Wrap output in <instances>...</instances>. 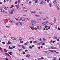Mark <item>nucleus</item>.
<instances>
[{"label":"nucleus","mask_w":60,"mask_h":60,"mask_svg":"<svg viewBox=\"0 0 60 60\" xmlns=\"http://www.w3.org/2000/svg\"><path fill=\"white\" fill-rule=\"evenodd\" d=\"M40 4H45V3L43 2V1H41L40 2Z\"/></svg>","instance_id":"obj_1"},{"label":"nucleus","mask_w":60,"mask_h":60,"mask_svg":"<svg viewBox=\"0 0 60 60\" xmlns=\"http://www.w3.org/2000/svg\"><path fill=\"white\" fill-rule=\"evenodd\" d=\"M50 26H52L53 25H54V23H52V22H50Z\"/></svg>","instance_id":"obj_2"},{"label":"nucleus","mask_w":60,"mask_h":60,"mask_svg":"<svg viewBox=\"0 0 60 60\" xmlns=\"http://www.w3.org/2000/svg\"><path fill=\"white\" fill-rule=\"evenodd\" d=\"M26 57L29 58L30 57V55L29 54H27L26 56Z\"/></svg>","instance_id":"obj_3"},{"label":"nucleus","mask_w":60,"mask_h":60,"mask_svg":"<svg viewBox=\"0 0 60 60\" xmlns=\"http://www.w3.org/2000/svg\"><path fill=\"white\" fill-rule=\"evenodd\" d=\"M0 49L1 51L2 52H3V49H2V48L0 46Z\"/></svg>","instance_id":"obj_4"},{"label":"nucleus","mask_w":60,"mask_h":60,"mask_svg":"<svg viewBox=\"0 0 60 60\" xmlns=\"http://www.w3.org/2000/svg\"><path fill=\"white\" fill-rule=\"evenodd\" d=\"M56 7L58 9V10H59V8L57 6H56Z\"/></svg>","instance_id":"obj_5"},{"label":"nucleus","mask_w":60,"mask_h":60,"mask_svg":"<svg viewBox=\"0 0 60 60\" xmlns=\"http://www.w3.org/2000/svg\"><path fill=\"white\" fill-rule=\"evenodd\" d=\"M8 20H9V21L10 22V23L11 22V19L10 18H9L8 19Z\"/></svg>","instance_id":"obj_6"},{"label":"nucleus","mask_w":60,"mask_h":60,"mask_svg":"<svg viewBox=\"0 0 60 60\" xmlns=\"http://www.w3.org/2000/svg\"><path fill=\"white\" fill-rule=\"evenodd\" d=\"M21 46L22 47V48L24 49H25V46H24L23 45H22Z\"/></svg>","instance_id":"obj_7"},{"label":"nucleus","mask_w":60,"mask_h":60,"mask_svg":"<svg viewBox=\"0 0 60 60\" xmlns=\"http://www.w3.org/2000/svg\"><path fill=\"white\" fill-rule=\"evenodd\" d=\"M55 28H56V29H57V25H55Z\"/></svg>","instance_id":"obj_8"},{"label":"nucleus","mask_w":60,"mask_h":60,"mask_svg":"<svg viewBox=\"0 0 60 60\" xmlns=\"http://www.w3.org/2000/svg\"><path fill=\"white\" fill-rule=\"evenodd\" d=\"M11 44V42H10L9 41H8V44Z\"/></svg>","instance_id":"obj_9"},{"label":"nucleus","mask_w":60,"mask_h":60,"mask_svg":"<svg viewBox=\"0 0 60 60\" xmlns=\"http://www.w3.org/2000/svg\"><path fill=\"white\" fill-rule=\"evenodd\" d=\"M4 50L5 52H7V50H6V49H4Z\"/></svg>","instance_id":"obj_10"},{"label":"nucleus","mask_w":60,"mask_h":60,"mask_svg":"<svg viewBox=\"0 0 60 60\" xmlns=\"http://www.w3.org/2000/svg\"><path fill=\"white\" fill-rule=\"evenodd\" d=\"M26 9V8H25V7H23L22 8V10H24V9Z\"/></svg>","instance_id":"obj_11"},{"label":"nucleus","mask_w":60,"mask_h":60,"mask_svg":"<svg viewBox=\"0 0 60 60\" xmlns=\"http://www.w3.org/2000/svg\"><path fill=\"white\" fill-rule=\"evenodd\" d=\"M19 40L20 41H21L22 40V38H19Z\"/></svg>","instance_id":"obj_12"},{"label":"nucleus","mask_w":60,"mask_h":60,"mask_svg":"<svg viewBox=\"0 0 60 60\" xmlns=\"http://www.w3.org/2000/svg\"><path fill=\"white\" fill-rule=\"evenodd\" d=\"M35 16L36 17H40V15H38L37 14H36L35 15Z\"/></svg>","instance_id":"obj_13"},{"label":"nucleus","mask_w":60,"mask_h":60,"mask_svg":"<svg viewBox=\"0 0 60 60\" xmlns=\"http://www.w3.org/2000/svg\"><path fill=\"white\" fill-rule=\"evenodd\" d=\"M50 49H55V47L53 46H52L51 48H50Z\"/></svg>","instance_id":"obj_14"},{"label":"nucleus","mask_w":60,"mask_h":60,"mask_svg":"<svg viewBox=\"0 0 60 60\" xmlns=\"http://www.w3.org/2000/svg\"><path fill=\"white\" fill-rule=\"evenodd\" d=\"M5 54H6L7 55V56H9L10 55L9 54H8V53H5Z\"/></svg>","instance_id":"obj_15"},{"label":"nucleus","mask_w":60,"mask_h":60,"mask_svg":"<svg viewBox=\"0 0 60 60\" xmlns=\"http://www.w3.org/2000/svg\"><path fill=\"white\" fill-rule=\"evenodd\" d=\"M20 0H18V4H19V3H20Z\"/></svg>","instance_id":"obj_16"},{"label":"nucleus","mask_w":60,"mask_h":60,"mask_svg":"<svg viewBox=\"0 0 60 60\" xmlns=\"http://www.w3.org/2000/svg\"><path fill=\"white\" fill-rule=\"evenodd\" d=\"M13 12L12 11L10 12V14H13Z\"/></svg>","instance_id":"obj_17"},{"label":"nucleus","mask_w":60,"mask_h":60,"mask_svg":"<svg viewBox=\"0 0 60 60\" xmlns=\"http://www.w3.org/2000/svg\"><path fill=\"white\" fill-rule=\"evenodd\" d=\"M49 4L50 5V7H51V3H49Z\"/></svg>","instance_id":"obj_18"},{"label":"nucleus","mask_w":60,"mask_h":60,"mask_svg":"<svg viewBox=\"0 0 60 60\" xmlns=\"http://www.w3.org/2000/svg\"><path fill=\"white\" fill-rule=\"evenodd\" d=\"M11 38V39H12V40H15V39L14 38Z\"/></svg>","instance_id":"obj_19"},{"label":"nucleus","mask_w":60,"mask_h":60,"mask_svg":"<svg viewBox=\"0 0 60 60\" xmlns=\"http://www.w3.org/2000/svg\"><path fill=\"white\" fill-rule=\"evenodd\" d=\"M44 52H45V53H46V54H47V52L46 51H44Z\"/></svg>","instance_id":"obj_20"},{"label":"nucleus","mask_w":60,"mask_h":60,"mask_svg":"<svg viewBox=\"0 0 60 60\" xmlns=\"http://www.w3.org/2000/svg\"><path fill=\"white\" fill-rule=\"evenodd\" d=\"M5 11L4 10H3V11H2L1 12H4Z\"/></svg>","instance_id":"obj_21"},{"label":"nucleus","mask_w":60,"mask_h":60,"mask_svg":"<svg viewBox=\"0 0 60 60\" xmlns=\"http://www.w3.org/2000/svg\"><path fill=\"white\" fill-rule=\"evenodd\" d=\"M12 7H13V8L14 7V6H13V5H12L10 7V8H12Z\"/></svg>","instance_id":"obj_22"},{"label":"nucleus","mask_w":60,"mask_h":60,"mask_svg":"<svg viewBox=\"0 0 60 60\" xmlns=\"http://www.w3.org/2000/svg\"><path fill=\"white\" fill-rule=\"evenodd\" d=\"M33 42L35 43H37V41H34Z\"/></svg>","instance_id":"obj_23"},{"label":"nucleus","mask_w":60,"mask_h":60,"mask_svg":"<svg viewBox=\"0 0 60 60\" xmlns=\"http://www.w3.org/2000/svg\"><path fill=\"white\" fill-rule=\"evenodd\" d=\"M4 9H5V10H7V8L5 7H4Z\"/></svg>","instance_id":"obj_24"},{"label":"nucleus","mask_w":60,"mask_h":60,"mask_svg":"<svg viewBox=\"0 0 60 60\" xmlns=\"http://www.w3.org/2000/svg\"><path fill=\"white\" fill-rule=\"evenodd\" d=\"M53 3L54 4H56V3H57L55 1L53 2Z\"/></svg>","instance_id":"obj_25"},{"label":"nucleus","mask_w":60,"mask_h":60,"mask_svg":"<svg viewBox=\"0 0 60 60\" xmlns=\"http://www.w3.org/2000/svg\"><path fill=\"white\" fill-rule=\"evenodd\" d=\"M45 23H46L45 22H43L42 23V24H43L44 25L45 24Z\"/></svg>","instance_id":"obj_26"},{"label":"nucleus","mask_w":60,"mask_h":60,"mask_svg":"<svg viewBox=\"0 0 60 60\" xmlns=\"http://www.w3.org/2000/svg\"><path fill=\"white\" fill-rule=\"evenodd\" d=\"M35 2L36 3H37L38 2V0H36L35 1Z\"/></svg>","instance_id":"obj_27"},{"label":"nucleus","mask_w":60,"mask_h":60,"mask_svg":"<svg viewBox=\"0 0 60 60\" xmlns=\"http://www.w3.org/2000/svg\"><path fill=\"white\" fill-rule=\"evenodd\" d=\"M27 45V44L26 43H25L24 44V45H25V46H26Z\"/></svg>","instance_id":"obj_28"},{"label":"nucleus","mask_w":60,"mask_h":60,"mask_svg":"<svg viewBox=\"0 0 60 60\" xmlns=\"http://www.w3.org/2000/svg\"><path fill=\"white\" fill-rule=\"evenodd\" d=\"M54 22L55 23H56V20L55 19L54 20Z\"/></svg>","instance_id":"obj_29"},{"label":"nucleus","mask_w":60,"mask_h":60,"mask_svg":"<svg viewBox=\"0 0 60 60\" xmlns=\"http://www.w3.org/2000/svg\"><path fill=\"white\" fill-rule=\"evenodd\" d=\"M3 11V9L2 8H0V11Z\"/></svg>","instance_id":"obj_30"},{"label":"nucleus","mask_w":60,"mask_h":60,"mask_svg":"<svg viewBox=\"0 0 60 60\" xmlns=\"http://www.w3.org/2000/svg\"><path fill=\"white\" fill-rule=\"evenodd\" d=\"M24 42V41H20V43H23Z\"/></svg>","instance_id":"obj_31"},{"label":"nucleus","mask_w":60,"mask_h":60,"mask_svg":"<svg viewBox=\"0 0 60 60\" xmlns=\"http://www.w3.org/2000/svg\"><path fill=\"white\" fill-rule=\"evenodd\" d=\"M22 17H21V18H20V20H22Z\"/></svg>","instance_id":"obj_32"},{"label":"nucleus","mask_w":60,"mask_h":60,"mask_svg":"<svg viewBox=\"0 0 60 60\" xmlns=\"http://www.w3.org/2000/svg\"><path fill=\"white\" fill-rule=\"evenodd\" d=\"M20 23L21 24V26H22V22H20Z\"/></svg>","instance_id":"obj_33"},{"label":"nucleus","mask_w":60,"mask_h":60,"mask_svg":"<svg viewBox=\"0 0 60 60\" xmlns=\"http://www.w3.org/2000/svg\"><path fill=\"white\" fill-rule=\"evenodd\" d=\"M15 6L16 7H17V9H18V6H17V5H16Z\"/></svg>","instance_id":"obj_34"},{"label":"nucleus","mask_w":60,"mask_h":60,"mask_svg":"<svg viewBox=\"0 0 60 60\" xmlns=\"http://www.w3.org/2000/svg\"><path fill=\"white\" fill-rule=\"evenodd\" d=\"M37 28H38V29H39V26H37Z\"/></svg>","instance_id":"obj_35"},{"label":"nucleus","mask_w":60,"mask_h":60,"mask_svg":"<svg viewBox=\"0 0 60 60\" xmlns=\"http://www.w3.org/2000/svg\"><path fill=\"white\" fill-rule=\"evenodd\" d=\"M24 11H25V12H27V10H24Z\"/></svg>","instance_id":"obj_36"},{"label":"nucleus","mask_w":60,"mask_h":60,"mask_svg":"<svg viewBox=\"0 0 60 60\" xmlns=\"http://www.w3.org/2000/svg\"><path fill=\"white\" fill-rule=\"evenodd\" d=\"M49 0H47V2L48 3H49Z\"/></svg>","instance_id":"obj_37"},{"label":"nucleus","mask_w":60,"mask_h":60,"mask_svg":"<svg viewBox=\"0 0 60 60\" xmlns=\"http://www.w3.org/2000/svg\"><path fill=\"white\" fill-rule=\"evenodd\" d=\"M45 26V28H47V27H49V26Z\"/></svg>","instance_id":"obj_38"},{"label":"nucleus","mask_w":60,"mask_h":60,"mask_svg":"<svg viewBox=\"0 0 60 60\" xmlns=\"http://www.w3.org/2000/svg\"><path fill=\"white\" fill-rule=\"evenodd\" d=\"M56 60V57L54 58L53 60Z\"/></svg>","instance_id":"obj_39"},{"label":"nucleus","mask_w":60,"mask_h":60,"mask_svg":"<svg viewBox=\"0 0 60 60\" xmlns=\"http://www.w3.org/2000/svg\"><path fill=\"white\" fill-rule=\"evenodd\" d=\"M31 22H35V21L32 20L31 21Z\"/></svg>","instance_id":"obj_40"},{"label":"nucleus","mask_w":60,"mask_h":60,"mask_svg":"<svg viewBox=\"0 0 60 60\" xmlns=\"http://www.w3.org/2000/svg\"><path fill=\"white\" fill-rule=\"evenodd\" d=\"M2 43H3V44H5V42H2Z\"/></svg>","instance_id":"obj_41"},{"label":"nucleus","mask_w":60,"mask_h":60,"mask_svg":"<svg viewBox=\"0 0 60 60\" xmlns=\"http://www.w3.org/2000/svg\"><path fill=\"white\" fill-rule=\"evenodd\" d=\"M31 39L32 40H34V38L33 37H31Z\"/></svg>","instance_id":"obj_42"},{"label":"nucleus","mask_w":60,"mask_h":60,"mask_svg":"<svg viewBox=\"0 0 60 60\" xmlns=\"http://www.w3.org/2000/svg\"><path fill=\"white\" fill-rule=\"evenodd\" d=\"M9 54L10 55H12V54H11V52H9Z\"/></svg>","instance_id":"obj_43"},{"label":"nucleus","mask_w":60,"mask_h":60,"mask_svg":"<svg viewBox=\"0 0 60 60\" xmlns=\"http://www.w3.org/2000/svg\"><path fill=\"white\" fill-rule=\"evenodd\" d=\"M45 26H47L48 25V24L45 23Z\"/></svg>","instance_id":"obj_44"},{"label":"nucleus","mask_w":60,"mask_h":60,"mask_svg":"<svg viewBox=\"0 0 60 60\" xmlns=\"http://www.w3.org/2000/svg\"><path fill=\"white\" fill-rule=\"evenodd\" d=\"M6 27H8V28H9L10 27L8 26H5Z\"/></svg>","instance_id":"obj_45"},{"label":"nucleus","mask_w":60,"mask_h":60,"mask_svg":"<svg viewBox=\"0 0 60 60\" xmlns=\"http://www.w3.org/2000/svg\"><path fill=\"white\" fill-rule=\"evenodd\" d=\"M25 19H23L22 21H25Z\"/></svg>","instance_id":"obj_46"},{"label":"nucleus","mask_w":60,"mask_h":60,"mask_svg":"<svg viewBox=\"0 0 60 60\" xmlns=\"http://www.w3.org/2000/svg\"><path fill=\"white\" fill-rule=\"evenodd\" d=\"M42 45H45V43H43L42 44Z\"/></svg>","instance_id":"obj_47"},{"label":"nucleus","mask_w":60,"mask_h":60,"mask_svg":"<svg viewBox=\"0 0 60 60\" xmlns=\"http://www.w3.org/2000/svg\"><path fill=\"white\" fill-rule=\"evenodd\" d=\"M48 27V29H50V27L49 26Z\"/></svg>","instance_id":"obj_48"},{"label":"nucleus","mask_w":60,"mask_h":60,"mask_svg":"<svg viewBox=\"0 0 60 60\" xmlns=\"http://www.w3.org/2000/svg\"><path fill=\"white\" fill-rule=\"evenodd\" d=\"M41 59V58H39L38 59V60H40Z\"/></svg>","instance_id":"obj_49"},{"label":"nucleus","mask_w":60,"mask_h":60,"mask_svg":"<svg viewBox=\"0 0 60 60\" xmlns=\"http://www.w3.org/2000/svg\"><path fill=\"white\" fill-rule=\"evenodd\" d=\"M29 48H30V49H32V47L31 46H29Z\"/></svg>","instance_id":"obj_50"},{"label":"nucleus","mask_w":60,"mask_h":60,"mask_svg":"<svg viewBox=\"0 0 60 60\" xmlns=\"http://www.w3.org/2000/svg\"><path fill=\"white\" fill-rule=\"evenodd\" d=\"M39 41H41V38L40 39Z\"/></svg>","instance_id":"obj_51"},{"label":"nucleus","mask_w":60,"mask_h":60,"mask_svg":"<svg viewBox=\"0 0 60 60\" xmlns=\"http://www.w3.org/2000/svg\"><path fill=\"white\" fill-rule=\"evenodd\" d=\"M18 23H20V21H18Z\"/></svg>","instance_id":"obj_52"},{"label":"nucleus","mask_w":60,"mask_h":60,"mask_svg":"<svg viewBox=\"0 0 60 60\" xmlns=\"http://www.w3.org/2000/svg\"><path fill=\"white\" fill-rule=\"evenodd\" d=\"M32 47L33 48H34V45H32Z\"/></svg>","instance_id":"obj_53"},{"label":"nucleus","mask_w":60,"mask_h":60,"mask_svg":"<svg viewBox=\"0 0 60 60\" xmlns=\"http://www.w3.org/2000/svg\"><path fill=\"white\" fill-rule=\"evenodd\" d=\"M27 51H28V50H25V52Z\"/></svg>","instance_id":"obj_54"},{"label":"nucleus","mask_w":60,"mask_h":60,"mask_svg":"<svg viewBox=\"0 0 60 60\" xmlns=\"http://www.w3.org/2000/svg\"><path fill=\"white\" fill-rule=\"evenodd\" d=\"M52 50H49V51H51H51Z\"/></svg>","instance_id":"obj_55"},{"label":"nucleus","mask_w":60,"mask_h":60,"mask_svg":"<svg viewBox=\"0 0 60 60\" xmlns=\"http://www.w3.org/2000/svg\"><path fill=\"white\" fill-rule=\"evenodd\" d=\"M17 3H18V2L16 1L15 2V4H17Z\"/></svg>","instance_id":"obj_56"},{"label":"nucleus","mask_w":60,"mask_h":60,"mask_svg":"<svg viewBox=\"0 0 60 60\" xmlns=\"http://www.w3.org/2000/svg\"><path fill=\"white\" fill-rule=\"evenodd\" d=\"M51 52H52V53H54V51H51Z\"/></svg>","instance_id":"obj_57"},{"label":"nucleus","mask_w":60,"mask_h":60,"mask_svg":"<svg viewBox=\"0 0 60 60\" xmlns=\"http://www.w3.org/2000/svg\"><path fill=\"white\" fill-rule=\"evenodd\" d=\"M58 29L59 30H60V28L59 27L58 28Z\"/></svg>","instance_id":"obj_58"},{"label":"nucleus","mask_w":60,"mask_h":60,"mask_svg":"<svg viewBox=\"0 0 60 60\" xmlns=\"http://www.w3.org/2000/svg\"><path fill=\"white\" fill-rule=\"evenodd\" d=\"M2 4V2H0V4Z\"/></svg>","instance_id":"obj_59"},{"label":"nucleus","mask_w":60,"mask_h":60,"mask_svg":"<svg viewBox=\"0 0 60 60\" xmlns=\"http://www.w3.org/2000/svg\"><path fill=\"white\" fill-rule=\"evenodd\" d=\"M30 43H32V41H31L30 42Z\"/></svg>","instance_id":"obj_60"},{"label":"nucleus","mask_w":60,"mask_h":60,"mask_svg":"<svg viewBox=\"0 0 60 60\" xmlns=\"http://www.w3.org/2000/svg\"><path fill=\"white\" fill-rule=\"evenodd\" d=\"M26 15H23V16H26Z\"/></svg>","instance_id":"obj_61"},{"label":"nucleus","mask_w":60,"mask_h":60,"mask_svg":"<svg viewBox=\"0 0 60 60\" xmlns=\"http://www.w3.org/2000/svg\"><path fill=\"white\" fill-rule=\"evenodd\" d=\"M35 29L36 31H37V28H35Z\"/></svg>","instance_id":"obj_62"},{"label":"nucleus","mask_w":60,"mask_h":60,"mask_svg":"<svg viewBox=\"0 0 60 60\" xmlns=\"http://www.w3.org/2000/svg\"><path fill=\"white\" fill-rule=\"evenodd\" d=\"M57 36H56L55 37V39H57Z\"/></svg>","instance_id":"obj_63"},{"label":"nucleus","mask_w":60,"mask_h":60,"mask_svg":"<svg viewBox=\"0 0 60 60\" xmlns=\"http://www.w3.org/2000/svg\"><path fill=\"white\" fill-rule=\"evenodd\" d=\"M41 59H44V58L42 57L41 58Z\"/></svg>","instance_id":"obj_64"}]
</instances>
